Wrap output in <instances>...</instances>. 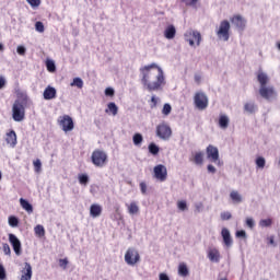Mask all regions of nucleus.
Returning a JSON list of instances; mask_svg holds the SVG:
<instances>
[{
  "label": "nucleus",
  "instance_id": "obj_1",
  "mask_svg": "<svg viewBox=\"0 0 280 280\" xmlns=\"http://www.w3.org/2000/svg\"><path fill=\"white\" fill-rule=\"evenodd\" d=\"M141 84L143 88L149 90L150 93L152 91H161L163 86H165V72H163V68L156 63H151L140 68Z\"/></svg>",
  "mask_w": 280,
  "mask_h": 280
},
{
  "label": "nucleus",
  "instance_id": "obj_2",
  "mask_svg": "<svg viewBox=\"0 0 280 280\" xmlns=\"http://www.w3.org/2000/svg\"><path fill=\"white\" fill-rule=\"evenodd\" d=\"M32 104V100L25 92L18 93V98L12 106L13 121H23L25 119V108Z\"/></svg>",
  "mask_w": 280,
  "mask_h": 280
},
{
  "label": "nucleus",
  "instance_id": "obj_3",
  "mask_svg": "<svg viewBox=\"0 0 280 280\" xmlns=\"http://www.w3.org/2000/svg\"><path fill=\"white\" fill-rule=\"evenodd\" d=\"M257 80L260 84V88L258 90V93L262 100H266L267 102H272V100H277V90H275V86L269 85V78L266 72H258Z\"/></svg>",
  "mask_w": 280,
  "mask_h": 280
},
{
  "label": "nucleus",
  "instance_id": "obj_4",
  "mask_svg": "<svg viewBox=\"0 0 280 280\" xmlns=\"http://www.w3.org/2000/svg\"><path fill=\"white\" fill-rule=\"evenodd\" d=\"M91 161L95 167H104L108 162V154L102 150H94L91 155Z\"/></svg>",
  "mask_w": 280,
  "mask_h": 280
},
{
  "label": "nucleus",
  "instance_id": "obj_5",
  "mask_svg": "<svg viewBox=\"0 0 280 280\" xmlns=\"http://www.w3.org/2000/svg\"><path fill=\"white\" fill-rule=\"evenodd\" d=\"M206 154H207V159H208V161H210V163H217V165H219V167L223 165L222 161H220V150L218 149V147L209 144L206 148Z\"/></svg>",
  "mask_w": 280,
  "mask_h": 280
},
{
  "label": "nucleus",
  "instance_id": "obj_6",
  "mask_svg": "<svg viewBox=\"0 0 280 280\" xmlns=\"http://www.w3.org/2000/svg\"><path fill=\"white\" fill-rule=\"evenodd\" d=\"M155 135L162 141H170L172 137V127L165 122H161L156 126Z\"/></svg>",
  "mask_w": 280,
  "mask_h": 280
},
{
  "label": "nucleus",
  "instance_id": "obj_7",
  "mask_svg": "<svg viewBox=\"0 0 280 280\" xmlns=\"http://www.w3.org/2000/svg\"><path fill=\"white\" fill-rule=\"evenodd\" d=\"M194 104L198 110H206L209 107V96L205 92H197L194 96Z\"/></svg>",
  "mask_w": 280,
  "mask_h": 280
},
{
  "label": "nucleus",
  "instance_id": "obj_8",
  "mask_svg": "<svg viewBox=\"0 0 280 280\" xmlns=\"http://www.w3.org/2000/svg\"><path fill=\"white\" fill-rule=\"evenodd\" d=\"M125 261L128 266H135L136 264H139L141 261V256L139 255V252L135 248H128L125 254Z\"/></svg>",
  "mask_w": 280,
  "mask_h": 280
},
{
  "label": "nucleus",
  "instance_id": "obj_9",
  "mask_svg": "<svg viewBox=\"0 0 280 280\" xmlns=\"http://www.w3.org/2000/svg\"><path fill=\"white\" fill-rule=\"evenodd\" d=\"M231 31V23L226 20L222 21L219 26V31L217 32V35L222 40H229L231 38V35L229 32Z\"/></svg>",
  "mask_w": 280,
  "mask_h": 280
},
{
  "label": "nucleus",
  "instance_id": "obj_10",
  "mask_svg": "<svg viewBox=\"0 0 280 280\" xmlns=\"http://www.w3.org/2000/svg\"><path fill=\"white\" fill-rule=\"evenodd\" d=\"M59 126H61L63 132H71L73 128H75V125L73 124V118L69 115H65L60 117Z\"/></svg>",
  "mask_w": 280,
  "mask_h": 280
},
{
  "label": "nucleus",
  "instance_id": "obj_11",
  "mask_svg": "<svg viewBox=\"0 0 280 280\" xmlns=\"http://www.w3.org/2000/svg\"><path fill=\"white\" fill-rule=\"evenodd\" d=\"M9 242L18 257H21L23 255V247L21 244V240L14 234H9Z\"/></svg>",
  "mask_w": 280,
  "mask_h": 280
},
{
  "label": "nucleus",
  "instance_id": "obj_12",
  "mask_svg": "<svg viewBox=\"0 0 280 280\" xmlns=\"http://www.w3.org/2000/svg\"><path fill=\"white\" fill-rule=\"evenodd\" d=\"M154 177L158 180H161V183H164V180H167V167L163 164H159L154 166L153 168Z\"/></svg>",
  "mask_w": 280,
  "mask_h": 280
},
{
  "label": "nucleus",
  "instance_id": "obj_13",
  "mask_svg": "<svg viewBox=\"0 0 280 280\" xmlns=\"http://www.w3.org/2000/svg\"><path fill=\"white\" fill-rule=\"evenodd\" d=\"M231 23L240 32H244V30L246 28V20H244L242 15H234L233 18H231Z\"/></svg>",
  "mask_w": 280,
  "mask_h": 280
},
{
  "label": "nucleus",
  "instance_id": "obj_14",
  "mask_svg": "<svg viewBox=\"0 0 280 280\" xmlns=\"http://www.w3.org/2000/svg\"><path fill=\"white\" fill-rule=\"evenodd\" d=\"M221 237H222L223 244H224V246H226V248H231V246H233V237L231 236V231H229V229L223 228L221 230Z\"/></svg>",
  "mask_w": 280,
  "mask_h": 280
},
{
  "label": "nucleus",
  "instance_id": "obj_15",
  "mask_svg": "<svg viewBox=\"0 0 280 280\" xmlns=\"http://www.w3.org/2000/svg\"><path fill=\"white\" fill-rule=\"evenodd\" d=\"M58 95V91H56V88L51 86V85H48L45 90H44V93H43V97L44 100L46 101H49V100H56Z\"/></svg>",
  "mask_w": 280,
  "mask_h": 280
},
{
  "label": "nucleus",
  "instance_id": "obj_16",
  "mask_svg": "<svg viewBox=\"0 0 280 280\" xmlns=\"http://www.w3.org/2000/svg\"><path fill=\"white\" fill-rule=\"evenodd\" d=\"M191 36L192 38H188L187 34H185V40L189 43L190 47H194L195 40L197 45H200V42L202 40V36L200 35V32L194 31Z\"/></svg>",
  "mask_w": 280,
  "mask_h": 280
},
{
  "label": "nucleus",
  "instance_id": "obj_17",
  "mask_svg": "<svg viewBox=\"0 0 280 280\" xmlns=\"http://www.w3.org/2000/svg\"><path fill=\"white\" fill-rule=\"evenodd\" d=\"M208 259L214 264H220V250L218 248H210L208 250Z\"/></svg>",
  "mask_w": 280,
  "mask_h": 280
},
{
  "label": "nucleus",
  "instance_id": "obj_18",
  "mask_svg": "<svg viewBox=\"0 0 280 280\" xmlns=\"http://www.w3.org/2000/svg\"><path fill=\"white\" fill-rule=\"evenodd\" d=\"M5 141L8 143V145H10L11 148H16V131L11 130L10 132L7 133V138Z\"/></svg>",
  "mask_w": 280,
  "mask_h": 280
},
{
  "label": "nucleus",
  "instance_id": "obj_19",
  "mask_svg": "<svg viewBox=\"0 0 280 280\" xmlns=\"http://www.w3.org/2000/svg\"><path fill=\"white\" fill-rule=\"evenodd\" d=\"M20 206L22 209H24V211H26V213H34V206H32L27 199L20 198Z\"/></svg>",
  "mask_w": 280,
  "mask_h": 280
},
{
  "label": "nucleus",
  "instance_id": "obj_20",
  "mask_svg": "<svg viewBox=\"0 0 280 280\" xmlns=\"http://www.w3.org/2000/svg\"><path fill=\"white\" fill-rule=\"evenodd\" d=\"M20 280H32V265L25 262L24 270H22V276Z\"/></svg>",
  "mask_w": 280,
  "mask_h": 280
},
{
  "label": "nucleus",
  "instance_id": "obj_21",
  "mask_svg": "<svg viewBox=\"0 0 280 280\" xmlns=\"http://www.w3.org/2000/svg\"><path fill=\"white\" fill-rule=\"evenodd\" d=\"M164 36L167 38V40H172L176 36V26L168 25L164 31Z\"/></svg>",
  "mask_w": 280,
  "mask_h": 280
},
{
  "label": "nucleus",
  "instance_id": "obj_22",
  "mask_svg": "<svg viewBox=\"0 0 280 280\" xmlns=\"http://www.w3.org/2000/svg\"><path fill=\"white\" fill-rule=\"evenodd\" d=\"M90 215L92 218H100V215H102V206H100L97 203H93L90 207Z\"/></svg>",
  "mask_w": 280,
  "mask_h": 280
},
{
  "label": "nucleus",
  "instance_id": "obj_23",
  "mask_svg": "<svg viewBox=\"0 0 280 280\" xmlns=\"http://www.w3.org/2000/svg\"><path fill=\"white\" fill-rule=\"evenodd\" d=\"M129 215H137L139 213V205L137 201H132L130 205L126 203Z\"/></svg>",
  "mask_w": 280,
  "mask_h": 280
},
{
  "label": "nucleus",
  "instance_id": "obj_24",
  "mask_svg": "<svg viewBox=\"0 0 280 280\" xmlns=\"http://www.w3.org/2000/svg\"><path fill=\"white\" fill-rule=\"evenodd\" d=\"M230 119L229 116L226 115H221L219 117V127L222 128V130H226V128H229V124H230Z\"/></svg>",
  "mask_w": 280,
  "mask_h": 280
},
{
  "label": "nucleus",
  "instance_id": "obj_25",
  "mask_svg": "<svg viewBox=\"0 0 280 280\" xmlns=\"http://www.w3.org/2000/svg\"><path fill=\"white\" fill-rule=\"evenodd\" d=\"M148 151L150 154H152V156H159V152H161V148L159 147V144L151 142L148 145Z\"/></svg>",
  "mask_w": 280,
  "mask_h": 280
},
{
  "label": "nucleus",
  "instance_id": "obj_26",
  "mask_svg": "<svg viewBox=\"0 0 280 280\" xmlns=\"http://www.w3.org/2000/svg\"><path fill=\"white\" fill-rule=\"evenodd\" d=\"M244 110L246 113H249V115H253V114L257 113V104H255V102L246 103L244 105Z\"/></svg>",
  "mask_w": 280,
  "mask_h": 280
},
{
  "label": "nucleus",
  "instance_id": "obj_27",
  "mask_svg": "<svg viewBox=\"0 0 280 280\" xmlns=\"http://www.w3.org/2000/svg\"><path fill=\"white\" fill-rule=\"evenodd\" d=\"M105 113H112V115L115 117V115L119 113V107H117V104H115V102H110L107 104V108L105 109Z\"/></svg>",
  "mask_w": 280,
  "mask_h": 280
},
{
  "label": "nucleus",
  "instance_id": "obj_28",
  "mask_svg": "<svg viewBox=\"0 0 280 280\" xmlns=\"http://www.w3.org/2000/svg\"><path fill=\"white\" fill-rule=\"evenodd\" d=\"M194 163L195 165H202V163H205V153L202 151L195 153Z\"/></svg>",
  "mask_w": 280,
  "mask_h": 280
},
{
  "label": "nucleus",
  "instance_id": "obj_29",
  "mask_svg": "<svg viewBox=\"0 0 280 280\" xmlns=\"http://www.w3.org/2000/svg\"><path fill=\"white\" fill-rule=\"evenodd\" d=\"M78 180L80 183V185H83V187H86V185H89L91 177H89V174L86 173H81L78 175Z\"/></svg>",
  "mask_w": 280,
  "mask_h": 280
},
{
  "label": "nucleus",
  "instance_id": "obj_30",
  "mask_svg": "<svg viewBox=\"0 0 280 280\" xmlns=\"http://www.w3.org/2000/svg\"><path fill=\"white\" fill-rule=\"evenodd\" d=\"M230 198L233 202H236V205H240L244 199L242 198V195L237 190L230 192Z\"/></svg>",
  "mask_w": 280,
  "mask_h": 280
},
{
  "label": "nucleus",
  "instance_id": "obj_31",
  "mask_svg": "<svg viewBox=\"0 0 280 280\" xmlns=\"http://www.w3.org/2000/svg\"><path fill=\"white\" fill-rule=\"evenodd\" d=\"M70 86H77V89H83L84 81L82 80V78L77 77L72 80V82L70 83Z\"/></svg>",
  "mask_w": 280,
  "mask_h": 280
},
{
  "label": "nucleus",
  "instance_id": "obj_32",
  "mask_svg": "<svg viewBox=\"0 0 280 280\" xmlns=\"http://www.w3.org/2000/svg\"><path fill=\"white\" fill-rule=\"evenodd\" d=\"M46 68L47 71H49L50 73H55L56 71V62L51 59H47L46 60Z\"/></svg>",
  "mask_w": 280,
  "mask_h": 280
},
{
  "label": "nucleus",
  "instance_id": "obj_33",
  "mask_svg": "<svg viewBox=\"0 0 280 280\" xmlns=\"http://www.w3.org/2000/svg\"><path fill=\"white\" fill-rule=\"evenodd\" d=\"M133 145H141L143 143V135L135 133L132 137Z\"/></svg>",
  "mask_w": 280,
  "mask_h": 280
},
{
  "label": "nucleus",
  "instance_id": "obj_34",
  "mask_svg": "<svg viewBox=\"0 0 280 280\" xmlns=\"http://www.w3.org/2000/svg\"><path fill=\"white\" fill-rule=\"evenodd\" d=\"M255 163L259 170H264V167H266V159L264 156L256 158Z\"/></svg>",
  "mask_w": 280,
  "mask_h": 280
},
{
  "label": "nucleus",
  "instance_id": "obj_35",
  "mask_svg": "<svg viewBox=\"0 0 280 280\" xmlns=\"http://www.w3.org/2000/svg\"><path fill=\"white\" fill-rule=\"evenodd\" d=\"M8 222L9 226H11L12 229H16V226H19V219L14 215H10Z\"/></svg>",
  "mask_w": 280,
  "mask_h": 280
},
{
  "label": "nucleus",
  "instance_id": "obj_36",
  "mask_svg": "<svg viewBox=\"0 0 280 280\" xmlns=\"http://www.w3.org/2000/svg\"><path fill=\"white\" fill-rule=\"evenodd\" d=\"M178 273L180 275V277H187V275H189V269L187 268V265H179Z\"/></svg>",
  "mask_w": 280,
  "mask_h": 280
},
{
  "label": "nucleus",
  "instance_id": "obj_37",
  "mask_svg": "<svg viewBox=\"0 0 280 280\" xmlns=\"http://www.w3.org/2000/svg\"><path fill=\"white\" fill-rule=\"evenodd\" d=\"M35 235H38V237H44L45 235V226L38 224L34 228Z\"/></svg>",
  "mask_w": 280,
  "mask_h": 280
},
{
  "label": "nucleus",
  "instance_id": "obj_38",
  "mask_svg": "<svg viewBox=\"0 0 280 280\" xmlns=\"http://www.w3.org/2000/svg\"><path fill=\"white\" fill-rule=\"evenodd\" d=\"M259 226L262 229H268V226H272V219H262L259 221Z\"/></svg>",
  "mask_w": 280,
  "mask_h": 280
},
{
  "label": "nucleus",
  "instance_id": "obj_39",
  "mask_svg": "<svg viewBox=\"0 0 280 280\" xmlns=\"http://www.w3.org/2000/svg\"><path fill=\"white\" fill-rule=\"evenodd\" d=\"M35 30L36 32H39V34H43V32H45V24H43L40 21H37L35 23Z\"/></svg>",
  "mask_w": 280,
  "mask_h": 280
},
{
  "label": "nucleus",
  "instance_id": "obj_40",
  "mask_svg": "<svg viewBox=\"0 0 280 280\" xmlns=\"http://www.w3.org/2000/svg\"><path fill=\"white\" fill-rule=\"evenodd\" d=\"M170 113H172V105L166 103V104L163 105L162 114L167 116V115H170Z\"/></svg>",
  "mask_w": 280,
  "mask_h": 280
},
{
  "label": "nucleus",
  "instance_id": "obj_41",
  "mask_svg": "<svg viewBox=\"0 0 280 280\" xmlns=\"http://www.w3.org/2000/svg\"><path fill=\"white\" fill-rule=\"evenodd\" d=\"M245 224L248 229H255V219L253 218H246Z\"/></svg>",
  "mask_w": 280,
  "mask_h": 280
},
{
  "label": "nucleus",
  "instance_id": "obj_42",
  "mask_svg": "<svg viewBox=\"0 0 280 280\" xmlns=\"http://www.w3.org/2000/svg\"><path fill=\"white\" fill-rule=\"evenodd\" d=\"M59 266L60 268H62V270H67V266H69V259L68 258L59 259Z\"/></svg>",
  "mask_w": 280,
  "mask_h": 280
},
{
  "label": "nucleus",
  "instance_id": "obj_43",
  "mask_svg": "<svg viewBox=\"0 0 280 280\" xmlns=\"http://www.w3.org/2000/svg\"><path fill=\"white\" fill-rule=\"evenodd\" d=\"M177 209H179V211H187V201L185 200L178 201Z\"/></svg>",
  "mask_w": 280,
  "mask_h": 280
},
{
  "label": "nucleus",
  "instance_id": "obj_44",
  "mask_svg": "<svg viewBox=\"0 0 280 280\" xmlns=\"http://www.w3.org/2000/svg\"><path fill=\"white\" fill-rule=\"evenodd\" d=\"M2 250H3L4 255H9V256L12 255V249H10V245L8 243H4L2 245Z\"/></svg>",
  "mask_w": 280,
  "mask_h": 280
},
{
  "label": "nucleus",
  "instance_id": "obj_45",
  "mask_svg": "<svg viewBox=\"0 0 280 280\" xmlns=\"http://www.w3.org/2000/svg\"><path fill=\"white\" fill-rule=\"evenodd\" d=\"M16 51L19 56H25V54L27 52V48H25V46L23 45H20L18 46Z\"/></svg>",
  "mask_w": 280,
  "mask_h": 280
},
{
  "label": "nucleus",
  "instance_id": "obj_46",
  "mask_svg": "<svg viewBox=\"0 0 280 280\" xmlns=\"http://www.w3.org/2000/svg\"><path fill=\"white\" fill-rule=\"evenodd\" d=\"M35 172H40L42 167H43V162H40V160H36L33 162Z\"/></svg>",
  "mask_w": 280,
  "mask_h": 280
},
{
  "label": "nucleus",
  "instance_id": "obj_47",
  "mask_svg": "<svg viewBox=\"0 0 280 280\" xmlns=\"http://www.w3.org/2000/svg\"><path fill=\"white\" fill-rule=\"evenodd\" d=\"M26 2L31 8H38L40 5V0H26Z\"/></svg>",
  "mask_w": 280,
  "mask_h": 280
},
{
  "label": "nucleus",
  "instance_id": "obj_48",
  "mask_svg": "<svg viewBox=\"0 0 280 280\" xmlns=\"http://www.w3.org/2000/svg\"><path fill=\"white\" fill-rule=\"evenodd\" d=\"M105 95H106V97H114L115 96V89L106 88L105 89Z\"/></svg>",
  "mask_w": 280,
  "mask_h": 280
},
{
  "label": "nucleus",
  "instance_id": "obj_49",
  "mask_svg": "<svg viewBox=\"0 0 280 280\" xmlns=\"http://www.w3.org/2000/svg\"><path fill=\"white\" fill-rule=\"evenodd\" d=\"M231 218H233V214H231V212L229 211H224V212H221V220H231Z\"/></svg>",
  "mask_w": 280,
  "mask_h": 280
},
{
  "label": "nucleus",
  "instance_id": "obj_50",
  "mask_svg": "<svg viewBox=\"0 0 280 280\" xmlns=\"http://www.w3.org/2000/svg\"><path fill=\"white\" fill-rule=\"evenodd\" d=\"M235 235H236V237H238V238H244V240H246V237H247L245 230H238V231H236Z\"/></svg>",
  "mask_w": 280,
  "mask_h": 280
},
{
  "label": "nucleus",
  "instance_id": "obj_51",
  "mask_svg": "<svg viewBox=\"0 0 280 280\" xmlns=\"http://www.w3.org/2000/svg\"><path fill=\"white\" fill-rule=\"evenodd\" d=\"M140 191L143 195L148 192V185L145 184V182L140 183Z\"/></svg>",
  "mask_w": 280,
  "mask_h": 280
},
{
  "label": "nucleus",
  "instance_id": "obj_52",
  "mask_svg": "<svg viewBox=\"0 0 280 280\" xmlns=\"http://www.w3.org/2000/svg\"><path fill=\"white\" fill-rule=\"evenodd\" d=\"M183 3H185L186 5H190L191 8H194L196 5V3H198V0H182Z\"/></svg>",
  "mask_w": 280,
  "mask_h": 280
},
{
  "label": "nucleus",
  "instance_id": "obj_53",
  "mask_svg": "<svg viewBox=\"0 0 280 280\" xmlns=\"http://www.w3.org/2000/svg\"><path fill=\"white\" fill-rule=\"evenodd\" d=\"M5 279V268L0 264V280Z\"/></svg>",
  "mask_w": 280,
  "mask_h": 280
},
{
  "label": "nucleus",
  "instance_id": "obj_54",
  "mask_svg": "<svg viewBox=\"0 0 280 280\" xmlns=\"http://www.w3.org/2000/svg\"><path fill=\"white\" fill-rule=\"evenodd\" d=\"M207 170L209 174H215V172H218L215 170V166H213V164H208Z\"/></svg>",
  "mask_w": 280,
  "mask_h": 280
},
{
  "label": "nucleus",
  "instance_id": "obj_55",
  "mask_svg": "<svg viewBox=\"0 0 280 280\" xmlns=\"http://www.w3.org/2000/svg\"><path fill=\"white\" fill-rule=\"evenodd\" d=\"M267 240H268V244H270V246H277V244L275 243V236H269Z\"/></svg>",
  "mask_w": 280,
  "mask_h": 280
},
{
  "label": "nucleus",
  "instance_id": "obj_56",
  "mask_svg": "<svg viewBox=\"0 0 280 280\" xmlns=\"http://www.w3.org/2000/svg\"><path fill=\"white\" fill-rule=\"evenodd\" d=\"M151 102H152V104H153V105H151V108H154V106H156V104H158L156 96L153 95V96L151 97Z\"/></svg>",
  "mask_w": 280,
  "mask_h": 280
},
{
  "label": "nucleus",
  "instance_id": "obj_57",
  "mask_svg": "<svg viewBox=\"0 0 280 280\" xmlns=\"http://www.w3.org/2000/svg\"><path fill=\"white\" fill-rule=\"evenodd\" d=\"M160 280H170V276L167 273H160Z\"/></svg>",
  "mask_w": 280,
  "mask_h": 280
},
{
  "label": "nucleus",
  "instance_id": "obj_58",
  "mask_svg": "<svg viewBox=\"0 0 280 280\" xmlns=\"http://www.w3.org/2000/svg\"><path fill=\"white\" fill-rule=\"evenodd\" d=\"M3 86H5V79L0 77V91L3 89Z\"/></svg>",
  "mask_w": 280,
  "mask_h": 280
},
{
  "label": "nucleus",
  "instance_id": "obj_59",
  "mask_svg": "<svg viewBox=\"0 0 280 280\" xmlns=\"http://www.w3.org/2000/svg\"><path fill=\"white\" fill-rule=\"evenodd\" d=\"M202 80V77L200 74H195V82H200Z\"/></svg>",
  "mask_w": 280,
  "mask_h": 280
},
{
  "label": "nucleus",
  "instance_id": "obj_60",
  "mask_svg": "<svg viewBox=\"0 0 280 280\" xmlns=\"http://www.w3.org/2000/svg\"><path fill=\"white\" fill-rule=\"evenodd\" d=\"M197 209H199V213H200V211H202V203H199V207H197Z\"/></svg>",
  "mask_w": 280,
  "mask_h": 280
},
{
  "label": "nucleus",
  "instance_id": "obj_61",
  "mask_svg": "<svg viewBox=\"0 0 280 280\" xmlns=\"http://www.w3.org/2000/svg\"><path fill=\"white\" fill-rule=\"evenodd\" d=\"M0 51H3V44L0 43Z\"/></svg>",
  "mask_w": 280,
  "mask_h": 280
},
{
  "label": "nucleus",
  "instance_id": "obj_62",
  "mask_svg": "<svg viewBox=\"0 0 280 280\" xmlns=\"http://www.w3.org/2000/svg\"><path fill=\"white\" fill-rule=\"evenodd\" d=\"M1 178H2V174H1V171H0V180H1Z\"/></svg>",
  "mask_w": 280,
  "mask_h": 280
},
{
  "label": "nucleus",
  "instance_id": "obj_63",
  "mask_svg": "<svg viewBox=\"0 0 280 280\" xmlns=\"http://www.w3.org/2000/svg\"><path fill=\"white\" fill-rule=\"evenodd\" d=\"M221 280H228L226 278H222Z\"/></svg>",
  "mask_w": 280,
  "mask_h": 280
}]
</instances>
